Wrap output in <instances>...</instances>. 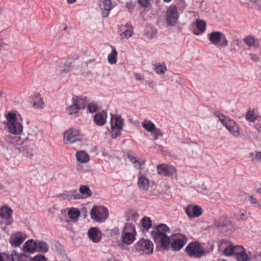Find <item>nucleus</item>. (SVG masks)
<instances>
[{
  "mask_svg": "<svg viewBox=\"0 0 261 261\" xmlns=\"http://www.w3.org/2000/svg\"><path fill=\"white\" fill-rule=\"evenodd\" d=\"M170 231L169 227L164 224L159 225L152 232L155 243L161 248L166 249L170 244V240L167 233Z\"/></svg>",
  "mask_w": 261,
  "mask_h": 261,
  "instance_id": "nucleus-1",
  "label": "nucleus"
},
{
  "mask_svg": "<svg viewBox=\"0 0 261 261\" xmlns=\"http://www.w3.org/2000/svg\"><path fill=\"white\" fill-rule=\"evenodd\" d=\"M6 120L4 122L5 129L10 134L19 135L22 132L23 126L17 120L16 115L9 113L6 115Z\"/></svg>",
  "mask_w": 261,
  "mask_h": 261,
  "instance_id": "nucleus-2",
  "label": "nucleus"
},
{
  "mask_svg": "<svg viewBox=\"0 0 261 261\" xmlns=\"http://www.w3.org/2000/svg\"><path fill=\"white\" fill-rule=\"evenodd\" d=\"M215 115L219 118L221 123L234 136L237 137L239 135L240 132L239 127L236 125V123L233 120L228 118H226L219 112H216Z\"/></svg>",
  "mask_w": 261,
  "mask_h": 261,
  "instance_id": "nucleus-3",
  "label": "nucleus"
},
{
  "mask_svg": "<svg viewBox=\"0 0 261 261\" xmlns=\"http://www.w3.org/2000/svg\"><path fill=\"white\" fill-rule=\"evenodd\" d=\"M210 41L215 45L224 47L227 45L228 41L224 34L219 31H214L208 35Z\"/></svg>",
  "mask_w": 261,
  "mask_h": 261,
  "instance_id": "nucleus-4",
  "label": "nucleus"
},
{
  "mask_svg": "<svg viewBox=\"0 0 261 261\" xmlns=\"http://www.w3.org/2000/svg\"><path fill=\"white\" fill-rule=\"evenodd\" d=\"M135 234L136 231L134 226L131 224H126L122 231V242L127 245L132 244L135 239Z\"/></svg>",
  "mask_w": 261,
  "mask_h": 261,
  "instance_id": "nucleus-5",
  "label": "nucleus"
},
{
  "mask_svg": "<svg viewBox=\"0 0 261 261\" xmlns=\"http://www.w3.org/2000/svg\"><path fill=\"white\" fill-rule=\"evenodd\" d=\"M186 250L191 257H200L205 254L203 248L197 242L190 243Z\"/></svg>",
  "mask_w": 261,
  "mask_h": 261,
  "instance_id": "nucleus-6",
  "label": "nucleus"
},
{
  "mask_svg": "<svg viewBox=\"0 0 261 261\" xmlns=\"http://www.w3.org/2000/svg\"><path fill=\"white\" fill-rule=\"evenodd\" d=\"M64 140L66 143H76L81 145V139L78 130L70 129L64 134Z\"/></svg>",
  "mask_w": 261,
  "mask_h": 261,
  "instance_id": "nucleus-7",
  "label": "nucleus"
},
{
  "mask_svg": "<svg viewBox=\"0 0 261 261\" xmlns=\"http://www.w3.org/2000/svg\"><path fill=\"white\" fill-rule=\"evenodd\" d=\"M90 215L94 221L101 222L108 218V211L105 207L97 209L96 206H94L91 210Z\"/></svg>",
  "mask_w": 261,
  "mask_h": 261,
  "instance_id": "nucleus-8",
  "label": "nucleus"
},
{
  "mask_svg": "<svg viewBox=\"0 0 261 261\" xmlns=\"http://www.w3.org/2000/svg\"><path fill=\"white\" fill-rule=\"evenodd\" d=\"M178 14L175 6H170L167 11L166 21L168 25H174L177 21Z\"/></svg>",
  "mask_w": 261,
  "mask_h": 261,
  "instance_id": "nucleus-9",
  "label": "nucleus"
},
{
  "mask_svg": "<svg viewBox=\"0 0 261 261\" xmlns=\"http://www.w3.org/2000/svg\"><path fill=\"white\" fill-rule=\"evenodd\" d=\"M156 169L159 175L170 177L177 174V170L173 166L168 165H159Z\"/></svg>",
  "mask_w": 261,
  "mask_h": 261,
  "instance_id": "nucleus-10",
  "label": "nucleus"
},
{
  "mask_svg": "<svg viewBox=\"0 0 261 261\" xmlns=\"http://www.w3.org/2000/svg\"><path fill=\"white\" fill-rule=\"evenodd\" d=\"M128 158L134 165V167L136 170H138V174L140 173L147 172L148 170H144V165L146 162V160L142 159H137L133 154H128L127 155Z\"/></svg>",
  "mask_w": 261,
  "mask_h": 261,
  "instance_id": "nucleus-11",
  "label": "nucleus"
},
{
  "mask_svg": "<svg viewBox=\"0 0 261 261\" xmlns=\"http://www.w3.org/2000/svg\"><path fill=\"white\" fill-rule=\"evenodd\" d=\"M136 248L138 250H142L146 254L152 253L153 246L152 242L148 240H141L136 244Z\"/></svg>",
  "mask_w": 261,
  "mask_h": 261,
  "instance_id": "nucleus-12",
  "label": "nucleus"
},
{
  "mask_svg": "<svg viewBox=\"0 0 261 261\" xmlns=\"http://www.w3.org/2000/svg\"><path fill=\"white\" fill-rule=\"evenodd\" d=\"M184 210L187 215L191 218L198 217L202 214V208L197 205L189 204Z\"/></svg>",
  "mask_w": 261,
  "mask_h": 261,
  "instance_id": "nucleus-13",
  "label": "nucleus"
},
{
  "mask_svg": "<svg viewBox=\"0 0 261 261\" xmlns=\"http://www.w3.org/2000/svg\"><path fill=\"white\" fill-rule=\"evenodd\" d=\"M98 5L100 8L101 16L104 18L107 17L112 9L111 0H98Z\"/></svg>",
  "mask_w": 261,
  "mask_h": 261,
  "instance_id": "nucleus-14",
  "label": "nucleus"
},
{
  "mask_svg": "<svg viewBox=\"0 0 261 261\" xmlns=\"http://www.w3.org/2000/svg\"><path fill=\"white\" fill-rule=\"evenodd\" d=\"M138 187L142 190L146 191L148 189L150 183L149 179L146 177L145 172L138 174V180L137 181Z\"/></svg>",
  "mask_w": 261,
  "mask_h": 261,
  "instance_id": "nucleus-15",
  "label": "nucleus"
},
{
  "mask_svg": "<svg viewBox=\"0 0 261 261\" xmlns=\"http://www.w3.org/2000/svg\"><path fill=\"white\" fill-rule=\"evenodd\" d=\"M22 250L24 252L34 253L37 250V242L33 240H29L24 244Z\"/></svg>",
  "mask_w": 261,
  "mask_h": 261,
  "instance_id": "nucleus-16",
  "label": "nucleus"
},
{
  "mask_svg": "<svg viewBox=\"0 0 261 261\" xmlns=\"http://www.w3.org/2000/svg\"><path fill=\"white\" fill-rule=\"evenodd\" d=\"M89 238L94 243L98 242L100 240V234L97 228L91 227L88 231Z\"/></svg>",
  "mask_w": 261,
  "mask_h": 261,
  "instance_id": "nucleus-17",
  "label": "nucleus"
},
{
  "mask_svg": "<svg viewBox=\"0 0 261 261\" xmlns=\"http://www.w3.org/2000/svg\"><path fill=\"white\" fill-rule=\"evenodd\" d=\"M187 242L186 237L182 236V238L175 239L172 243L171 247L174 250H180Z\"/></svg>",
  "mask_w": 261,
  "mask_h": 261,
  "instance_id": "nucleus-18",
  "label": "nucleus"
},
{
  "mask_svg": "<svg viewBox=\"0 0 261 261\" xmlns=\"http://www.w3.org/2000/svg\"><path fill=\"white\" fill-rule=\"evenodd\" d=\"M107 119V114L105 112H102L96 114L94 117V120L97 125H103L105 124Z\"/></svg>",
  "mask_w": 261,
  "mask_h": 261,
  "instance_id": "nucleus-19",
  "label": "nucleus"
},
{
  "mask_svg": "<svg viewBox=\"0 0 261 261\" xmlns=\"http://www.w3.org/2000/svg\"><path fill=\"white\" fill-rule=\"evenodd\" d=\"M71 102H73L80 110L85 108L87 102L86 98H80L77 96L73 97Z\"/></svg>",
  "mask_w": 261,
  "mask_h": 261,
  "instance_id": "nucleus-20",
  "label": "nucleus"
},
{
  "mask_svg": "<svg viewBox=\"0 0 261 261\" xmlns=\"http://www.w3.org/2000/svg\"><path fill=\"white\" fill-rule=\"evenodd\" d=\"M25 238L22 236L16 235L11 237L10 239V243L13 247L19 246L24 241Z\"/></svg>",
  "mask_w": 261,
  "mask_h": 261,
  "instance_id": "nucleus-21",
  "label": "nucleus"
},
{
  "mask_svg": "<svg viewBox=\"0 0 261 261\" xmlns=\"http://www.w3.org/2000/svg\"><path fill=\"white\" fill-rule=\"evenodd\" d=\"M79 192L83 198H86L90 197L92 195V192L88 186L82 185L79 188Z\"/></svg>",
  "mask_w": 261,
  "mask_h": 261,
  "instance_id": "nucleus-22",
  "label": "nucleus"
},
{
  "mask_svg": "<svg viewBox=\"0 0 261 261\" xmlns=\"http://www.w3.org/2000/svg\"><path fill=\"white\" fill-rule=\"evenodd\" d=\"M77 161L82 163H85L89 161V156L84 151H77L76 154Z\"/></svg>",
  "mask_w": 261,
  "mask_h": 261,
  "instance_id": "nucleus-23",
  "label": "nucleus"
},
{
  "mask_svg": "<svg viewBox=\"0 0 261 261\" xmlns=\"http://www.w3.org/2000/svg\"><path fill=\"white\" fill-rule=\"evenodd\" d=\"M12 213V210L8 206H4L0 209V216L3 219H9Z\"/></svg>",
  "mask_w": 261,
  "mask_h": 261,
  "instance_id": "nucleus-24",
  "label": "nucleus"
},
{
  "mask_svg": "<svg viewBox=\"0 0 261 261\" xmlns=\"http://www.w3.org/2000/svg\"><path fill=\"white\" fill-rule=\"evenodd\" d=\"M195 25L197 29L200 31V33H194L196 35H199L205 31L206 22L204 20L201 19L197 20L195 22Z\"/></svg>",
  "mask_w": 261,
  "mask_h": 261,
  "instance_id": "nucleus-25",
  "label": "nucleus"
},
{
  "mask_svg": "<svg viewBox=\"0 0 261 261\" xmlns=\"http://www.w3.org/2000/svg\"><path fill=\"white\" fill-rule=\"evenodd\" d=\"M112 122L113 123L115 127L122 129L123 120L121 117L113 116L111 118V123Z\"/></svg>",
  "mask_w": 261,
  "mask_h": 261,
  "instance_id": "nucleus-26",
  "label": "nucleus"
},
{
  "mask_svg": "<svg viewBox=\"0 0 261 261\" xmlns=\"http://www.w3.org/2000/svg\"><path fill=\"white\" fill-rule=\"evenodd\" d=\"M142 125L147 131L151 133H153V131L155 129L154 124L150 121H144L142 123Z\"/></svg>",
  "mask_w": 261,
  "mask_h": 261,
  "instance_id": "nucleus-27",
  "label": "nucleus"
},
{
  "mask_svg": "<svg viewBox=\"0 0 261 261\" xmlns=\"http://www.w3.org/2000/svg\"><path fill=\"white\" fill-rule=\"evenodd\" d=\"M236 258L238 261H249L250 260V257L246 252L245 249L236 256Z\"/></svg>",
  "mask_w": 261,
  "mask_h": 261,
  "instance_id": "nucleus-28",
  "label": "nucleus"
},
{
  "mask_svg": "<svg viewBox=\"0 0 261 261\" xmlns=\"http://www.w3.org/2000/svg\"><path fill=\"white\" fill-rule=\"evenodd\" d=\"M112 47V53L109 55L108 56V61L111 64H115L116 63L117 61V58H116V55L117 54V52L115 48Z\"/></svg>",
  "mask_w": 261,
  "mask_h": 261,
  "instance_id": "nucleus-29",
  "label": "nucleus"
},
{
  "mask_svg": "<svg viewBox=\"0 0 261 261\" xmlns=\"http://www.w3.org/2000/svg\"><path fill=\"white\" fill-rule=\"evenodd\" d=\"M68 215L71 219H77L80 215V211L75 208H71L69 210Z\"/></svg>",
  "mask_w": 261,
  "mask_h": 261,
  "instance_id": "nucleus-30",
  "label": "nucleus"
},
{
  "mask_svg": "<svg viewBox=\"0 0 261 261\" xmlns=\"http://www.w3.org/2000/svg\"><path fill=\"white\" fill-rule=\"evenodd\" d=\"M42 252H46L48 250L47 243L44 241H39L37 243V250Z\"/></svg>",
  "mask_w": 261,
  "mask_h": 261,
  "instance_id": "nucleus-31",
  "label": "nucleus"
},
{
  "mask_svg": "<svg viewBox=\"0 0 261 261\" xmlns=\"http://www.w3.org/2000/svg\"><path fill=\"white\" fill-rule=\"evenodd\" d=\"M73 68V63L71 61H67L64 65L62 71L64 72H69L72 71Z\"/></svg>",
  "mask_w": 261,
  "mask_h": 261,
  "instance_id": "nucleus-32",
  "label": "nucleus"
},
{
  "mask_svg": "<svg viewBox=\"0 0 261 261\" xmlns=\"http://www.w3.org/2000/svg\"><path fill=\"white\" fill-rule=\"evenodd\" d=\"M111 128H112V137L113 138H116L121 135V131L122 129L115 127L113 123L112 122L111 124Z\"/></svg>",
  "mask_w": 261,
  "mask_h": 261,
  "instance_id": "nucleus-33",
  "label": "nucleus"
},
{
  "mask_svg": "<svg viewBox=\"0 0 261 261\" xmlns=\"http://www.w3.org/2000/svg\"><path fill=\"white\" fill-rule=\"evenodd\" d=\"M141 222L142 226L146 230H148L151 226V221L150 219L148 217L143 218Z\"/></svg>",
  "mask_w": 261,
  "mask_h": 261,
  "instance_id": "nucleus-34",
  "label": "nucleus"
},
{
  "mask_svg": "<svg viewBox=\"0 0 261 261\" xmlns=\"http://www.w3.org/2000/svg\"><path fill=\"white\" fill-rule=\"evenodd\" d=\"M246 119L251 122H254L256 115L255 114L254 110H249L246 114Z\"/></svg>",
  "mask_w": 261,
  "mask_h": 261,
  "instance_id": "nucleus-35",
  "label": "nucleus"
},
{
  "mask_svg": "<svg viewBox=\"0 0 261 261\" xmlns=\"http://www.w3.org/2000/svg\"><path fill=\"white\" fill-rule=\"evenodd\" d=\"M244 41L245 43L248 46H254L255 44V40L254 37L248 36L246 37Z\"/></svg>",
  "mask_w": 261,
  "mask_h": 261,
  "instance_id": "nucleus-36",
  "label": "nucleus"
},
{
  "mask_svg": "<svg viewBox=\"0 0 261 261\" xmlns=\"http://www.w3.org/2000/svg\"><path fill=\"white\" fill-rule=\"evenodd\" d=\"M251 156L252 158V161L255 162H261V152L257 151L255 153H251Z\"/></svg>",
  "mask_w": 261,
  "mask_h": 261,
  "instance_id": "nucleus-37",
  "label": "nucleus"
},
{
  "mask_svg": "<svg viewBox=\"0 0 261 261\" xmlns=\"http://www.w3.org/2000/svg\"><path fill=\"white\" fill-rule=\"evenodd\" d=\"M154 69L158 73L162 74H164L166 67L165 64H161L159 65H154Z\"/></svg>",
  "mask_w": 261,
  "mask_h": 261,
  "instance_id": "nucleus-38",
  "label": "nucleus"
},
{
  "mask_svg": "<svg viewBox=\"0 0 261 261\" xmlns=\"http://www.w3.org/2000/svg\"><path fill=\"white\" fill-rule=\"evenodd\" d=\"M72 104L68 107V110L70 115L76 114L80 109L76 107V105L73 102H71Z\"/></svg>",
  "mask_w": 261,
  "mask_h": 261,
  "instance_id": "nucleus-39",
  "label": "nucleus"
},
{
  "mask_svg": "<svg viewBox=\"0 0 261 261\" xmlns=\"http://www.w3.org/2000/svg\"><path fill=\"white\" fill-rule=\"evenodd\" d=\"M234 246L230 245L225 249L223 252L226 255L231 256L234 254Z\"/></svg>",
  "mask_w": 261,
  "mask_h": 261,
  "instance_id": "nucleus-40",
  "label": "nucleus"
},
{
  "mask_svg": "<svg viewBox=\"0 0 261 261\" xmlns=\"http://www.w3.org/2000/svg\"><path fill=\"white\" fill-rule=\"evenodd\" d=\"M43 104V102L40 96L38 95L35 96L34 102V106L36 108H39L40 106H41Z\"/></svg>",
  "mask_w": 261,
  "mask_h": 261,
  "instance_id": "nucleus-41",
  "label": "nucleus"
},
{
  "mask_svg": "<svg viewBox=\"0 0 261 261\" xmlns=\"http://www.w3.org/2000/svg\"><path fill=\"white\" fill-rule=\"evenodd\" d=\"M133 34V33L132 31L127 30L124 31L121 34V37L122 39L123 38H126L128 39L129 37H130Z\"/></svg>",
  "mask_w": 261,
  "mask_h": 261,
  "instance_id": "nucleus-42",
  "label": "nucleus"
},
{
  "mask_svg": "<svg viewBox=\"0 0 261 261\" xmlns=\"http://www.w3.org/2000/svg\"><path fill=\"white\" fill-rule=\"evenodd\" d=\"M97 109V105L92 102L88 104V109L90 113H94L96 111Z\"/></svg>",
  "mask_w": 261,
  "mask_h": 261,
  "instance_id": "nucleus-43",
  "label": "nucleus"
},
{
  "mask_svg": "<svg viewBox=\"0 0 261 261\" xmlns=\"http://www.w3.org/2000/svg\"><path fill=\"white\" fill-rule=\"evenodd\" d=\"M20 152L22 153L23 155L28 157L32 155V152L29 148H22Z\"/></svg>",
  "mask_w": 261,
  "mask_h": 261,
  "instance_id": "nucleus-44",
  "label": "nucleus"
},
{
  "mask_svg": "<svg viewBox=\"0 0 261 261\" xmlns=\"http://www.w3.org/2000/svg\"><path fill=\"white\" fill-rule=\"evenodd\" d=\"M83 196L81 195L80 193H79L76 190H74L72 192V195H71L70 198H73V199H83Z\"/></svg>",
  "mask_w": 261,
  "mask_h": 261,
  "instance_id": "nucleus-45",
  "label": "nucleus"
},
{
  "mask_svg": "<svg viewBox=\"0 0 261 261\" xmlns=\"http://www.w3.org/2000/svg\"><path fill=\"white\" fill-rule=\"evenodd\" d=\"M213 225L215 227L217 228L224 227L226 226V224L224 222H222L219 219L215 220Z\"/></svg>",
  "mask_w": 261,
  "mask_h": 261,
  "instance_id": "nucleus-46",
  "label": "nucleus"
},
{
  "mask_svg": "<svg viewBox=\"0 0 261 261\" xmlns=\"http://www.w3.org/2000/svg\"><path fill=\"white\" fill-rule=\"evenodd\" d=\"M245 249L242 246L239 245L234 246V256H237L238 254L240 253V252H242L244 251Z\"/></svg>",
  "mask_w": 261,
  "mask_h": 261,
  "instance_id": "nucleus-47",
  "label": "nucleus"
},
{
  "mask_svg": "<svg viewBox=\"0 0 261 261\" xmlns=\"http://www.w3.org/2000/svg\"><path fill=\"white\" fill-rule=\"evenodd\" d=\"M153 134L154 135V139L156 140L159 136H162L163 135L161 130L155 127V129L153 131Z\"/></svg>",
  "mask_w": 261,
  "mask_h": 261,
  "instance_id": "nucleus-48",
  "label": "nucleus"
},
{
  "mask_svg": "<svg viewBox=\"0 0 261 261\" xmlns=\"http://www.w3.org/2000/svg\"><path fill=\"white\" fill-rule=\"evenodd\" d=\"M139 3L143 7H147L149 5V0H138Z\"/></svg>",
  "mask_w": 261,
  "mask_h": 261,
  "instance_id": "nucleus-49",
  "label": "nucleus"
},
{
  "mask_svg": "<svg viewBox=\"0 0 261 261\" xmlns=\"http://www.w3.org/2000/svg\"><path fill=\"white\" fill-rule=\"evenodd\" d=\"M33 261H46V258L43 255H37L34 257Z\"/></svg>",
  "mask_w": 261,
  "mask_h": 261,
  "instance_id": "nucleus-50",
  "label": "nucleus"
},
{
  "mask_svg": "<svg viewBox=\"0 0 261 261\" xmlns=\"http://www.w3.org/2000/svg\"><path fill=\"white\" fill-rule=\"evenodd\" d=\"M134 5L131 1H128L126 4V8L128 10H132L134 8Z\"/></svg>",
  "mask_w": 261,
  "mask_h": 261,
  "instance_id": "nucleus-51",
  "label": "nucleus"
},
{
  "mask_svg": "<svg viewBox=\"0 0 261 261\" xmlns=\"http://www.w3.org/2000/svg\"><path fill=\"white\" fill-rule=\"evenodd\" d=\"M250 58L251 59L254 61H256V62H258L259 61V58H258L254 54H250Z\"/></svg>",
  "mask_w": 261,
  "mask_h": 261,
  "instance_id": "nucleus-52",
  "label": "nucleus"
},
{
  "mask_svg": "<svg viewBox=\"0 0 261 261\" xmlns=\"http://www.w3.org/2000/svg\"><path fill=\"white\" fill-rule=\"evenodd\" d=\"M135 77H136V79L137 80H140V81H142L143 80V79L142 77L141 76V75L138 74V73H136L135 74Z\"/></svg>",
  "mask_w": 261,
  "mask_h": 261,
  "instance_id": "nucleus-53",
  "label": "nucleus"
},
{
  "mask_svg": "<svg viewBox=\"0 0 261 261\" xmlns=\"http://www.w3.org/2000/svg\"><path fill=\"white\" fill-rule=\"evenodd\" d=\"M250 201L252 203H255L257 202L256 199L252 196L250 197Z\"/></svg>",
  "mask_w": 261,
  "mask_h": 261,
  "instance_id": "nucleus-54",
  "label": "nucleus"
},
{
  "mask_svg": "<svg viewBox=\"0 0 261 261\" xmlns=\"http://www.w3.org/2000/svg\"><path fill=\"white\" fill-rule=\"evenodd\" d=\"M247 212L245 211H244L241 212V219H244V217L246 215Z\"/></svg>",
  "mask_w": 261,
  "mask_h": 261,
  "instance_id": "nucleus-55",
  "label": "nucleus"
},
{
  "mask_svg": "<svg viewBox=\"0 0 261 261\" xmlns=\"http://www.w3.org/2000/svg\"><path fill=\"white\" fill-rule=\"evenodd\" d=\"M145 35L147 36V37L149 38H153L154 36V34L152 33H149L148 32H146Z\"/></svg>",
  "mask_w": 261,
  "mask_h": 261,
  "instance_id": "nucleus-56",
  "label": "nucleus"
},
{
  "mask_svg": "<svg viewBox=\"0 0 261 261\" xmlns=\"http://www.w3.org/2000/svg\"><path fill=\"white\" fill-rule=\"evenodd\" d=\"M76 0H67V2L69 4H73Z\"/></svg>",
  "mask_w": 261,
  "mask_h": 261,
  "instance_id": "nucleus-57",
  "label": "nucleus"
},
{
  "mask_svg": "<svg viewBox=\"0 0 261 261\" xmlns=\"http://www.w3.org/2000/svg\"><path fill=\"white\" fill-rule=\"evenodd\" d=\"M17 254V252L15 250H13L12 252V254H11V255L12 256H13V255H16Z\"/></svg>",
  "mask_w": 261,
  "mask_h": 261,
  "instance_id": "nucleus-58",
  "label": "nucleus"
},
{
  "mask_svg": "<svg viewBox=\"0 0 261 261\" xmlns=\"http://www.w3.org/2000/svg\"><path fill=\"white\" fill-rule=\"evenodd\" d=\"M0 261H4L3 257L1 255H0Z\"/></svg>",
  "mask_w": 261,
  "mask_h": 261,
  "instance_id": "nucleus-59",
  "label": "nucleus"
},
{
  "mask_svg": "<svg viewBox=\"0 0 261 261\" xmlns=\"http://www.w3.org/2000/svg\"><path fill=\"white\" fill-rule=\"evenodd\" d=\"M165 2L169 3L171 1V0H164Z\"/></svg>",
  "mask_w": 261,
  "mask_h": 261,
  "instance_id": "nucleus-60",
  "label": "nucleus"
},
{
  "mask_svg": "<svg viewBox=\"0 0 261 261\" xmlns=\"http://www.w3.org/2000/svg\"><path fill=\"white\" fill-rule=\"evenodd\" d=\"M258 191L259 193H261V188L258 189Z\"/></svg>",
  "mask_w": 261,
  "mask_h": 261,
  "instance_id": "nucleus-61",
  "label": "nucleus"
},
{
  "mask_svg": "<svg viewBox=\"0 0 261 261\" xmlns=\"http://www.w3.org/2000/svg\"><path fill=\"white\" fill-rule=\"evenodd\" d=\"M2 92L0 90V97L2 96Z\"/></svg>",
  "mask_w": 261,
  "mask_h": 261,
  "instance_id": "nucleus-62",
  "label": "nucleus"
},
{
  "mask_svg": "<svg viewBox=\"0 0 261 261\" xmlns=\"http://www.w3.org/2000/svg\"><path fill=\"white\" fill-rule=\"evenodd\" d=\"M2 43V41L1 39H0V46L1 45Z\"/></svg>",
  "mask_w": 261,
  "mask_h": 261,
  "instance_id": "nucleus-63",
  "label": "nucleus"
},
{
  "mask_svg": "<svg viewBox=\"0 0 261 261\" xmlns=\"http://www.w3.org/2000/svg\"><path fill=\"white\" fill-rule=\"evenodd\" d=\"M260 259H259L258 261H261V255H260Z\"/></svg>",
  "mask_w": 261,
  "mask_h": 261,
  "instance_id": "nucleus-64",
  "label": "nucleus"
}]
</instances>
